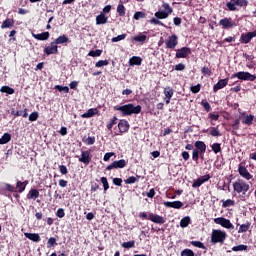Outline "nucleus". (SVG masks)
I'll list each match as a JSON object with an SVG mask.
<instances>
[{"instance_id":"f257e3e1","label":"nucleus","mask_w":256,"mask_h":256,"mask_svg":"<svg viewBox=\"0 0 256 256\" xmlns=\"http://www.w3.org/2000/svg\"><path fill=\"white\" fill-rule=\"evenodd\" d=\"M114 111H120L122 117H129L131 115H139L141 113V105L135 106L133 103H128L122 106L116 105L113 107Z\"/></svg>"},{"instance_id":"f03ea898","label":"nucleus","mask_w":256,"mask_h":256,"mask_svg":"<svg viewBox=\"0 0 256 256\" xmlns=\"http://www.w3.org/2000/svg\"><path fill=\"white\" fill-rule=\"evenodd\" d=\"M138 217H139V219H142L143 221H145V220L152 221V223H156L157 225L165 224V218H163V216H160L157 214L149 213L147 215V212H140L138 214Z\"/></svg>"},{"instance_id":"7ed1b4c3","label":"nucleus","mask_w":256,"mask_h":256,"mask_svg":"<svg viewBox=\"0 0 256 256\" xmlns=\"http://www.w3.org/2000/svg\"><path fill=\"white\" fill-rule=\"evenodd\" d=\"M27 185H29V181L21 182V180L16 181V187L6 183L4 184L5 191H9V193H23L25 189L27 188Z\"/></svg>"},{"instance_id":"20e7f679","label":"nucleus","mask_w":256,"mask_h":256,"mask_svg":"<svg viewBox=\"0 0 256 256\" xmlns=\"http://www.w3.org/2000/svg\"><path fill=\"white\" fill-rule=\"evenodd\" d=\"M232 187H233L234 193H238V194L242 193L243 195H246L247 191L251 189V186L249 185V183H247L245 180L241 178L233 182Z\"/></svg>"},{"instance_id":"39448f33","label":"nucleus","mask_w":256,"mask_h":256,"mask_svg":"<svg viewBox=\"0 0 256 256\" xmlns=\"http://www.w3.org/2000/svg\"><path fill=\"white\" fill-rule=\"evenodd\" d=\"M249 5V0H230L226 3V8L228 11H239L237 7L247 8Z\"/></svg>"},{"instance_id":"423d86ee","label":"nucleus","mask_w":256,"mask_h":256,"mask_svg":"<svg viewBox=\"0 0 256 256\" xmlns=\"http://www.w3.org/2000/svg\"><path fill=\"white\" fill-rule=\"evenodd\" d=\"M225 239H227V233L222 230H213L211 234V243L217 245V243H225Z\"/></svg>"},{"instance_id":"0eeeda50","label":"nucleus","mask_w":256,"mask_h":256,"mask_svg":"<svg viewBox=\"0 0 256 256\" xmlns=\"http://www.w3.org/2000/svg\"><path fill=\"white\" fill-rule=\"evenodd\" d=\"M162 8L164 9V11H157L155 12L154 16L158 19H167V17H169L171 13H173V8H171V5H169V3L167 2H164L162 4Z\"/></svg>"},{"instance_id":"6e6552de","label":"nucleus","mask_w":256,"mask_h":256,"mask_svg":"<svg viewBox=\"0 0 256 256\" xmlns=\"http://www.w3.org/2000/svg\"><path fill=\"white\" fill-rule=\"evenodd\" d=\"M235 77L237 79H240V81H255L256 80L255 74H251V73L245 72V71H240L235 74H232L231 78L235 79Z\"/></svg>"},{"instance_id":"1a4fd4ad","label":"nucleus","mask_w":256,"mask_h":256,"mask_svg":"<svg viewBox=\"0 0 256 256\" xmlns=\"http://www.w3.org/2000/svg\"><path fill=\"white\" fill-rule=\"evenodd\" d=\"M238 173L240 177L246 179V181H254L253 175L249 173V170H247V167H245L243 163L238 165Z\"/></svg>"},{"instance_id":"9d476101","label":"nucleus","mask_w":256,"mask_h":256,"mask_svg":"<svg viewBox=\"0 0 256 256\" xmlns=\"http://www.w3.org/2000/svg\"><path fill=\"white\" fill-rule=\"evenodd\" d=\"M214 223H216V225H221V227H224V229H235V226L233 225V223H231V220L227 218H215Z\"/></svg>"},{"instance_id":"9b49d317","label":"nucleus","mask_w":256,"mask_h":256,"mask_svg":"<svg viewBox=\"0 0 256 256\" xmlns=\"http://www.w3.org/2000/svg\"><path fill=\"white\" fill-rule=\"evenodd\" d=\"M127 167V160L121 159L112 162L110 165L106 167V171H111L112 169H125Z\"/></svg>"},{"instance_id":"f8f14e48","label":"nucleus","mask_w":256,"mask_h":256,"mask_svg":"<svg viewBox=\"0 0 256 256\" xmlns=\"http://www.w3.org/2000/svg\"><path fill=\"white\" fill-rule=\"evenodd\" d=\"M130 127L131 125L129 124V121H127L126 119L119 120L118 122L119 133L116 135H123V133H128Z\"/></svg>"},{"instance_id":"ddd939ff","label":"nucleus","mask_w":256,"mask_h":256,"mask_svg":"<svg viewBox=\"0 0 256 256\" xmlns=\"http://www.w3.org/2000/svg\"><path fill=\"white\" fill-rule=\"evenodd\" d=\"M166 49H175L177 45H179V37L177 35L172 34L171 36L168 37L166 40Z\"/></svg>"},{"instance_id":"4468645a","label":"nucleus","mask_w":256,"mask_h":256,"mask_svg":"<svg viewBox=\"0 0 256 256\" xmlns=\"http://www.w3.org/2000/svg\"><path fill=\"white\" fill-rule=\"evenodd\" d=\"M45 55H58L59 54V46L55 44L54 41L50 43L49 46L44 48Z\"/></svg>"},{"instance_id":"2eb2a0df","label":"nucleus","mask_w":256,"mask_h":256,"mask_svg":"<svg viewBox=\"0 0 256 256\" xmlns=\"http://www.w3.org/2000/svg\"><path fill=\"white\" fill-rule=\"evenodd\" d=\"M188 55H191V48L182 47L176 50V59H187Z\"/></svg>"},{"instance_id":"dca6fc26","label":"nucleus","mask_w":256,"mask_h":256,"mask_svg":"<svg viewBox=\"0 0 256 256\" xmlns=\"http://www.w3.org/2000/svg\"><path fill=\"white\" fill-rule=\"evenodd\" d=\"M219 25H221L222 29H232V27H235V21L232 18L225 17L219 21Z\"/></svg>"},{"instance_id":"f3484780","label":"nucleus","mask_w":256,"mask_h":256,"mask_svg":"<svg viewBox=\"0 0 256 256\" xmlns=\"http://www.w3.org/2000/svg\"><path fill=\"white\" fill-rule=\"evenodd\" d=\"M209 179H211V175H209V174L200 176L198 179L194 180V182L192 184L193 189H197L198 187H201V185H203V183H207V181H209Z\"/></svg>"},{"instance_id":"a211bd4d","label":"nucleus","mask_w":256,"mask_h":256,"mask_svg":"<svg viewBox=\"0 0 256 256\" xmlns=\"http://www.w3.org/2000/svg\"><path fill=\"white\" fill-rule=\"evenodd\" d=\"M229 84V78L220 79L214 86H213V93H217V91L221 89H225Z\"/></svg>"},{"instance_id":"6ab92c4d","label":"nucleus","mask_w":256,"mask_h":256,"mask_svg":"<svg viewBox=\"0 0 256 256\" xmlns=\"http://www.w3.org/2000/svg\"><path fill=\"white\" fill-rule=\"evenodd\" d=\"M194 147L196 151H198L199 153H206L207 152V144H205V142L203 141H195L194 142Z\"/></svg>"},{"instance_id":"aec40b11","label":"nucleus","mask_w":256,"mask_h":256,"mask_svg":"<svg viewBox=\"0 0 256 256\" xmlns=\"http://www.w3.org/2000/svg\"><path fill=\"white\" fill-rule=\"evenodd\" d=\"M79 162L84 163V165H89L91 163V152L83 151L79 158Z\"/></svg>"},{"instance_id":"412c9836","label":"nucleus","mask_w":256,"mask_h":256,"mask_svg":"<svg viewBox=\"0 0 256 256\" xmlns=\"http://www.w3.org/2000/svg\"><path fill=\"white\" fill-rule=\"evenodd\" d=\"M95 115H99V109L90 108L87 112L81 115L82 119H91V117H95Z\"/></svg>"},{"instance_id":"4be33fe9","label":"nucleus","mask_w":256,"mask_h":256,"mask_svg":"<svg viewBox=\"0 0 256 256\" xmlns=\"http://www.w3.org/2000/svg\"><path fill=\"white\" fill-rule=\"evenodd\" d=\"M26 197L29 200L36 201L37 199H39V191L36 188H32L29 190Z\"/></svg>"},{"instance_id":"5701e85b","label":"nucleus","mask_w":256,"mask_h":256,"mask_svg":"<svg viewBox=\"0 0 256 256\" xmlns=\"http://www.w3.org/2000/svg\"><path fill=\"white\" fill-rule=\"evenodd\" d=\"M163 205L165 207H170L172 209H181V207H183V202L181 201H173V202H164Z\"/></svg>"},{"instance_id":"b1692460","label":"nucleus","mask_w":256,"mask_h":256,"mask_svg":"<svg viewBox=\"0 0 256 256\" xmlns=\"http://www.w3.org/2000/svg\"><path fill=\"white\" fill-rule=\"evenodd\" d=\"M24 236L26 237V239H29L30 241H33L34 243H39V241H41V236H39V234H37V233L26 232V233H24Z\"/></svg>"},{"instance_id":"393cba45","label":"nucleus","mask_w":256,"mask_h":256,"mask_svg":"<svg viewBox=\"0 0 256 256\" xmlns=\"http://www.w3.org/2000/svg\"><path fill=\"white\" fill-rule=\"evenodd\" d=\"M32 37H34V39H37V41H47L50 37V34L49 32H42L40 34L32 33Z\"/></svg>"},{"instance_id":"a878e982","label":"nucleus","mask_w":256,"mask_h":256,"mask_svg":"<svg viewBox=\"0 0 256 256\" xmlns=\"http://www.w3.org/2000/svg\"><path fill=\"white\" fill-rule=\"evenodd\" d=\"M173 88L171 87H166L164 89V95L166 97V105H169V103H171V98L173 97Z\"/></svg>"},{"instance_id":"bb28decb","label":"nucleus","mask_w":256,"mask_h":256,"mask_svg":"<svg viewBox=\"0 0 256 256\" xmlns=\"http://www.w3.org/2000/svg\"><path fill=\"white\" fill-rule=\"evenodd\" d=\"M11 27H15L14 19L7 18L2 22L1 29H11Z\"/></svg>"},{"instance_id":"cd10ccee","label":"nucleus","mask_w":256,"mask_h":256,"mask_svg":"<svg viewBox=\"0 0 256 256\" xmlns=\"http://www.w3.org/2000/svg\"><path fill=\"white\" fill-rule=\"evenodd\" d=\"M54 42L58 46V45H63L65 43H70L71 41L69 40V37H67V35L63 34L58 38H56Z\"/></svg>"},{"instance_id":"c85d7f7f","label":"nucleus","mask_w":256,"mask_h":256,"mask_svg":"<svg viewBox=\"0 0 256 256\" xmlns=\"http://www.w3.org/2000/svg\"><path fill=\"white\" fill-rule=\"evenodd\" d=\"M11 115H14L15 117H24L27 118L29 117V114L27 113V108H25L24 110H18V111H11Z\"/></svg>"},{"instance_id":"c756f323","label":"nucleus","mask_w":256,"mask_h":256,"mask_svg":"<svg viewBox=\"0 0 256 256\" xmlns=\"http://www.w3.org/2000/svg\"><path fill=\"white\" fill-rule=\"evenodd\" d=\"M109 18L105 16V14L101 13L100 15L96 16V25H105Z\"/></svg>"},{"instance_id":"7c9ffc66","label":"nucleus","mask_w":256,"mask_h":256,"mask_svg":"<svg viewBox=\"0 0 256 256\" xmlns=\"http://www.w3.org/2000/svg\"><path fill=\"white\" fill-rule=\"evenodd\" d=\"M253 38H251V34L248 33H242L240 36V43H244L245 45H247V43H251V40Z\"/></svg>"},{"instance_id":"2f4dec72","label":"nucleus","mask_w":256,"mask_h":256,"mask_svg":"<svg viewBox=\"0 0 256 256\" xmlns=\"http://www.w3.org/2000/svg\"><path fill=\"white\" fill-rule=\"evenodd\" d=\"M143 63V59L139 56H133L129 59V65L133 67V65H141Z\"/></svg>"},{"instance_id":"473e14b6","label":"nucleus","mask_w":256,"mask_h":256,"mask_svg":"<svg viewBox=\"0 0 256 256\" xmlns=\"http://www.w3.org/2000/svg\"><path fill=\"white\" fill-rule=\"evenodd\" d=\"M253 121H255V116L253 114H249L245 117V119L242 120L243 125H253Z\"/></svg>"},{"instance_id":"72a5a7b5","label":"nucleus","mask_w":256,"mask_h":256,"mask_svg":"<svg viewBox=\"0 0 256 256\" xmlns=\"http://www.w3.org/2000/svg\"><path fill=\"white\" fill-rule=\"evenodd\" d=\"M132 41H135V43H145L147 41V35L145 34H140L137 36L132 37Z\"/></svg>"},{"instance_id":"f704fd0d","label":"nucleus","mask_w":256,"mask_h":256,"mask_svg":"<svg viewBox=\"0 0 256 256\" xmlns=\"http://www.w3.org/2000/svg\"><path fill=\"white\" fill-rule=\"evenodd\" d=\"M190 223H191V217L189 216L183 217L180 220V227H182V229H185V227H189Z\"/></svg>"},{"instance_id":"c9c22d12","label":"nucleus","mask_w":256,"mask_h":256,"mask_svg":"<svg viewBox=\"0 0 256 256\" xmlns=\"http://www.w3.org/2000/svg\"><path fill=\"white\" fill-rule=\"evenodd\" d=\"M11 141V134L4 133L3 136L0 138V145H7Z\"/></svg>"},{"instance_id":"e433bc0d","label":"nucleus","mask_w":256,"mask_h":256,"mask_svg":"<svg viewBox=\"0 0 256 256\" xmlns=\"http://www.w3.org/2000/svg\"><path fill=\"white\" fill-rule=\"evenodd\" d=\"M117 121H118L117 116H113L112 119H110V121L106 125L108 131L113 130V126L117 125Z\"/></svg>"},{"instance_id":"4c0bfd02","label":"nucleus","mask_w":256,"mask_h":256,"mask_svg":"<svg viewBox=\"0 0 256 256\" xmlns=\"http://www.w3.org/2000/svg\"><path fill=\"white\" fill-rule=\"evenodd\" d=\"M250 227H251V222H246L245 224L240 225L238 233H247Z\"/></svg>"},{"instance_id":"58836bf2","label":"nucleus","mask_w":256,"mask_h":256,"mask_svg":"<svg viewBox=\"0 0 256 256\" xmlns=\"http://www.w3.org/2000/svg\"><path fill=\"white\" fill-rule=\"evenodd\" d=\"M1 93H7V95H13L15 93V89L9 87V86H2L0 89Z\"/></svg>"},{"instance_id":"ea45409f","label":"nucleus","mask_w":256,"mask_h":256,"mask_svg":"<svg viewBox=\"0 0 256 256\" xmlns=\"http://www.w3.org/2000/svg\"><path fill=\"white\" fill-rule=\"evenodd\" d=\"M145 17H147L145 12L137 11L134 13L133 19H135V21H139V19H145Z\"/></svg>"},{"instance_id":"a19ab883","label":"nucleus","mask_w":256,"mask_h":256,"mask_svg":"<svg viewBox=\"0 0 256 256\" xmlns=\"http://www.w3.org/2000/svg\"><path fill=\"white\" fill-rule=\"evenodd\" d=\"M57 245V238L55 237H51L48 239L47 241V248L51 249L52 247H56Z\"/></svg>"},{"instance_id":"79ce46f5","label":"nucleus","mask_w":256,"mask_h":256,"mask_svg":"<svg viewBox=\"0 0 256 256\" xmlns=\"http://www.w3.org/2000/svg\"><path fill=\"white\" fill-rule=\"evenodd\" d=\"M211 149H212L213 153H215V155H217L218 153H221V144L216 142L211 145Z\"/></svg>"},{"instance_id":"37998d69","label":"nucleus","mask_w":256,"mask_h":256,"mask_svg":"<svg viewBox=\"0 0 256 256\" xmlns=\"http://www.w3.org/2000/svg\"><path fill=\"white\" fill-rule=\"evenodd\" d=\"M103 53V50L101 49H97V50H91L89 53H88V56L89 57H101V54Z\"/></svg>"},{"instance_id":"c03bdc74","label":"nucleus","mask_w":256,"mask_h":256,"mask_svg":"<svg viewBox=\"0 0 256 256\" xmlns=\"http://www.w3.org/2000/svg\"><path fill=\"white\" fill-rule=\"evenodd\" d=\"M210 135L212 137H221V132H219V127H212L210 129Z\"/></svg>"},{"instance_id":"a18cd8bd","label":"nucleus","mask_w":256,"mask_h":256,"mask_svg":"<svg viewBox=\"0 0 256 256\" xmlns=\"http://www.w3.org/2000/svg\"><path fill=\"white\" fill-rule=\"evenodd\" d=\"M122 247L124 249H133V247H135V240H131V241H128V242H123Z\"/></svg>"},{"instance_id":"49530a36","label":"nucleus","mask_w":256,"mask_h":256,"mask_svg":"<svg viewBox=\"0 0 256 256\" xmlns=\"http://www.w3.org/2000/svg\"><path fill=\"white\" fill-rule=\"evenodd\" d=\"M190 245H193V247H197L198 249H207V247H205V244H203V242L201 241H191Z\"/></svg>"},{"instance_id":"de8ad7c7","label":"nucleus","mask_w":256,"mask_h":256,"mask_svg":"<svg viewBox=\"0 0 256 256\" xmlns=\"http://www.w3.org/2000/svg\"><path fill=\"white\" fill-rule=\"evenodd\" d=\"M117 13H118L119 17H125V5L119 4L117 6Z\"/></svg>"},{"instance_id":"09e8293b","label":"nucleus","mask_w":256,"mask_h":256,"mask_svg":"<svg viewBox=\"0 0 256 256\" xmlns=\"http://www.w3.org/2000/svg\"><path fill=\"white\" fill-rule=\"evenodd\" d=\"M126 38H127V34H121V35H118L116 37H113L111 39V41H112V43H119V41H123Z\"/></svg>"},{"instance_id":"8fccbe9b","label":"nucleus","mask_w":256,"mask_h":256,"mask_svg":"<svg viewBox=\"0 0 256 256\" xmlns=\"http://www.w3.org/2000/svg\"><path fill=\"white\" fill-rule=\"evenodd\" d=\"M247 249H248V247L245 244H240L238 246H233L232 247V251H235V252H237V251H247Z\"/></svg>"},{"instance_id":"3c124183","label":"nucleus","mask_w":256,"mask_h":256,"mask_svg":"<svg viewBox=\"0 0 256 256\" xmlns=\"http://www.w3.org/2000/svg\"><path fill=\"white\" fill-rule=\"evenodd\" d=\"M83 143H85L86 145H95V136H91L88 138H84L82 139Z\"/></svg>"},{"instance_id":"603ef678","label":"nucleus","mask_w":256,"mask_h":256,"mask_svg":"<svg viewBox=\"0 0 256 256\" xmlns=\"http://www.w3.org/2000/svg\"><path fill=\"white\" fill-rule=\"evenodd\" d=\"M57 91L63 92V93H69V87L68 86H62V85H56L54 87Z\"/></svg>"},{"instance_id":"864d4df0","label":"nucleus","mask_w":256,"mask_h":256,"mask_svg":"<svg viewBox=\"0 0 256 256\" xmlns=\"http://www.w3.org/2000/svg\"><path fill=\"white\" fill-rule=\"evenodd\" d=\"M109 65V60H99L98 62L95 63V67L100 68V67H107Z\"/></svg>"},{"instance_id":"5fc2aeb1","label":"nucleus","mask_w":256,"mask_h":256,"mask_svg":"<svg viewBox=\"0 0 256 256\" xmlns=\"http://www.w3.org/2000/svg\"><path fill=\"white\" fill-rule=\"evenodd\" d=\"M201 73L202 75H208V77H211V75H213V72H211V69L207 66L202 67Z\"/></svg>"},{"instance_id":"6e6d98bb","label":"nucleus","mask_w":256,"mask_h":256,"mask_svg":"<svg viewBox=\"0 0 256 256\" xmlns=\"http://www.w3.org/2000/svg\"><path fill=\"white\" fill-rule=\"evenodd\" d=\"M100 181L103 185L104 191H107L109 189V181H107V177H101Z\"/></svg>"},{"instance_id":"4d7b16f0","label":"nucleus","mask_w":256,"mask_h":256,"mask_svg":"<svg viewBox=\"0 0 256 256\" xmlns=\"http://www.w3.org/2000/svg\"><path fill=\"white\" fill-rule=\"evenodd\" d=\"M29 121L33 122V121H37L39 119V112L35 111L32 112L29 117H28Z\"/></svg>"},{"instance_id":"13d9d810","label":"nucleus","mask_w":256,"mask_h":256,"mask_svg":"<svg viewBox=\"0 0 256 256\" xmlns=\"http://www.w3.org/2000/svg\"><path fill=\"white\" fill-rule=\"evenodd\" d=\"M233 205H235V201H233L231 199H227V200L223 201V203H222V207H224V208L233 207Z\"/></svg>"},{"instance_id":"bf43d9fd","label":"nucleus","mask_w":256,"mask_h":256,"mask_svg":"<svg viewBox=\"0 0 256 256\" xmlns=\"http://www.w3.org/2000/svg\"><path fill=\"white\" fill-rule=\"evenodd\" d=\"M181 256H195V252H193V250L191 249L186 248L181 252Z\"/></svg>"},{"instance_id":"052dcab7","label":"nucleus","mask_w":256,"mask_h":256,"mask_svg":"<svg viewBox=\"0 0 256 256\" xmlns=\"http://www.w3.org/2000/svg\"><path fill=\"white\" fill-rule=\"evenodd\" d=\"M199 155H201V152H198L195 149L192 151V159L195 163H199Z\"/></svg>"},{"instance_id":"680f3d73","label":"nucleus","mask_w":256,"mask_h":256,"mask_svg":"<svg viewBox=\"0 0 256 256\" xmlns=\"http://www.w3.org/2000/svg\"><path fill=\"white\" fill-rule=\"evenodd\" d=\"M149 23H151V25H161L162 27H165V24H163V22H161L158 18H151Z\"/></svg>"},{"instance_id":"e2e57ef3","label":"nucleus","mask_w":256,"mask_h":256,"mask_svg":"<svg viewBox=\"0 0 256 256\" xmlns=\"http://www.w3.org/2000/svg\"><path fill=\"white\" fill-rule=\"evenodd\" d=\"M124 181L126 185H133V183H137V178L135 176H130Z\"/></svg>"},{"instance_id":"0e129e2a","label":"nucleus","mask_w":256,"mask_h":256,"mask_svg":"<svg viewBox=\"0 0 256 256\" xmlns=\"http://www.w3.org/2000/svg\"><path fill=\"white\" fill-rule=\"evenodd\" d=\"M191 93L197 94L199 91H201V84H197L195 86L190 87Z\"/></svg>"},{"instance_id":"69168bd1","label":"nucleus","mask_w":256,"mask_h":256,"mask_svg":"<svg viewBox=\"0 0 256 256\" xmlns=\"http://www.w3.org/2000/svg\"><path fill=\"white\" fill-rule=\"evenodd\" d=\"M201 105H202V107L205 109V111H206L207 113H209V111H211V104H209V102L203 100V101L201 102Z\"/></svg>"},{"instance_id":"338daca9","label":"nucleus","mask_w":256,"mask_h":256,"mask_svg":"<svg viewBox=\"0 0 256 256\" xmlns=\"http://www.w3.org/2000/svg\"><path fill=\"white\" fill-rule=\"evenodd\" d=\"M241 125V120L239 118H237L233 124H232V128L235 130V131H238L239 127Z\"/></svg>"},{"instance_id":"774afa93","label":"nucleus","mask_w":256,"mask_h":256,"mask_svg":"<svg viewBox=\"0 0 256 256\" xmlns=\"http://www.w3.org/2000/svg\"><path fill=\"white\" fill-rule=\"evenodd\" d=\"M56 217L63 219V217H65V210L63 208H59L56 212Z\"/></svg>"}]
</instances>
